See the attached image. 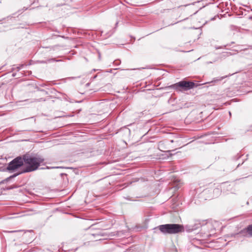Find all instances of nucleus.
Returning a JSON list of instances; mask_svg holds the SVG:
<instances>
[{"label":"nucleus","instance_id":"nucleus-1","mask_svg":"<svg viewBox=\"0 0 252 252\" xmlns=\"http://www.w3.org/2000/svg\"><path fill=\"white\" fill-rule=\"evenodd\" d=\"M23 161L27 165L26 167L23 171L17 173L10 176L6 180L8 181L10 179L13 178L23 173L30 172L36 170L38 167L44 162V159L39 156H31L25 155L23 156Z\"/></svg>","mask_w":252,"mask_h":252},{"label":"nucleus","instance_id":"nucleus-2","mask_svg":"<svg viewBox=\"0 0 252 252\" xmlns=\"http://www.w3.org/2000/svg\"><path fill=\"white\" fill-rule=\"evenodd\" d=\"M160 231L164 234H176L184 231V227L179 224H166L158 226Z\"/></svg>","mask_w":252,"mask_h":252},{"label":"nucleus","instance_id":"nucleus-3","mask_svg":"<svg viewBox=\"0 0 252 252\" xmlns=\"http://www.w3.org/2000/svg\"><path fill=\"white\" fill-rule=\"evenodd\" d=\"M24 164L23 158L18 157L10 162L6 169L8 171H14L19 167H21Z\"/></svg>","mask_w":252,"mask_h":252},{"label":"nucleus","instance_id":"nucleus-4","mask_svg":"<svg viewBox=\"0 0 252 252\" xmlns=\"http://www.w3.org/2000/svg\"><path fill=\"white\" fill-rule=\"evenodd\" d=\"M194 83L192 82L181 81L173 85V87L176 89H178L180 87L184 89V90H188L192 89L194 86Z\"/></svg>","mask_w":252,"mask_h":252},{"label":"nucleus","instance_id":"nucleus-5","mask_svg":"<svg viewBox=\"0 0 252 252\" xmlns=\"http://www.w3.org/2000/svg\"><path fill=\"white\" fill-rule=\"evenodd\" d=\"M247 232L250 236L252 237V224L247 227Z\"/></svg>","mask_w":252,"mask_h":252},{"label":"nucleus","instance_id":"nucleus-6","mask_svg":"<svg viewBox=\"0 0 252 252\" xmlns=\"http://www.w3.org/2000/svg\"><path fill=\"white\" fill-rule=\"evenodd\" d=\"M227 76H223V77H221L218 79H216L213 81H212V82H217V81H221V80H222L223 79L225 78V77H226Z\"/></svg>","mask_w":252,"mask_h":252},{"label":"nucleus","instance_id":"nucleus-7","mask_svg":"<svg viewBox=\"0 0 252 252\" xmlns=\"http://www.w3.org/2000/svg\"><path fill=\"white\" fill-rule=\"evenodd\" d=\"M90 236L91 237H94V238H96V240H100V239H98V237H99V235L98 234H91L90 235Z\"/></svg>","mask_w":252,"mask_h":252},{"label":"nucleus","instance_id":"nucleus-8","mask_svg":"<svg viewBox=\"0 0 252 252\" xmlns=\"http://www.w3.org/2000/svg\"><path fill=\"white\" fill-rule=\"evenodd\" d=\"M23 230H14V231H7V232L9 233H13V232H22Z\"/></svg>","mask_w":252,"mask_h":252},{"label":"nucleus","instance_id":"nucleus-9","mask_svg":"<svg viewBox=\"0 0 252 252\" xmlns=\"http://www.w3.org/2000/svg\"><path fill=\"white\" fill-rule=\"evenodd\" d=\"M229 115H231V113H230V112H229Z\"/></svg>","mask_w":252,"mask_h":252}]
</instances>
